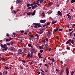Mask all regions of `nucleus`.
<instances>
[{"instance_id": "f3484780", "label": "nucleus", "mask_w": 75, "mask_h": 75, "mask_svg": "<svg viewBox=\"0 0 75 75\" xmlns=\"http://www.w3.org/2000/svg\"><path fill=\"white\" fill-rule=\"evenodd\" d=\"M39 47L40 50H42V49H43V47L41 46H39Z\"/></svg>"}, {"instance_id": "7c9ffc66", "label": "nucleus", "mask_w": 75, "mask_h": 75, "mask_svg": "<svg viewBox=\"0 0 75 75\" xmlns=\"http://www.w3.org/2000/svg\"><path fill=\"white\" fill-rule=\"evenodd\" d=\"M74 71H71V75H74Z\"/></svg>"}, {"instance_id": "e433bc0d", "label": "nucleus", "mask_w": 75, "mask_h": 75, "mask_svg": "<svg viewBox=\"0 0 75 75\" xmlns=\"http://www.w3.org/2000/svg\"><path fill=\"white\" fill-rule=\"evenodd\" d=\"M18 52H22V50H20L18 51Z\"/></svg>"}, {"instance_id": "f257e3e1", "label": "nucleus", "mask_w": 75, "mask_h": 75, "mask_svg": "<svg viewBox=\"0 0 75 75\" xmlns=\"http://www.w3.org/2000/svg\"><path fill=\"white\" fill-rule=\"evenodd\" d=\"M1 47L2 48H4V49H3V51H5V50H7L8 49V47H7V45L6 44L4 45H1Z\"/></svg>"}, {"instance_id": "2f4dec72", "label": "nucleus", "mask_w": 75, "mask_h": 75, "mask_svg": "<svg viewBox=\"0 0 75 75\" xmlns=\"http://www.w3.org/2000/svg\"><path fill=\"white\" fill-rule=\"evenodd\" d=\"M45 46H46V47H48V43H46L45 45Z\"/></svg>"}, {"instance_id": "dca6fc26", "label": "nucleus", "mask_w": 75, "mask_h": 75, "mask_svg": "<svg viewBox=\"0 0 75 75\" xmlns=\"http://www.w3.org/2000/svg\"><path fill=\"white\" fill-rule=\"evenodd\" d=\"M29 36L31 38H34V36L33 35H30Z\"/></svg>"}, {"instance_id": "473e14b6", "label": "nucleus", "mask_w": 75, "mask_h": 75, "mask_svg": "<svg viewBox=\"0 0 75 75\" xmlns=\"http://www.w3.org/2000/svg\"><path fill=\"white\" fill-rule=\"evenodd\" d=\"M71 39H70L67 41V42L69 43L70 42H71Z\"/></svg>"}, {"instance_id": "69168bd1", "label": "nucleus", "mask_w": 75, "mask_h": 75, "mask_svg": "<svg viewBox=\"0 0 75 75\" xmlns=\"http://www.w3.org/2000/svg\"><path fill=\"white\" fill-rule=\"evenodd\" d=\"M46 41H48V38H46Z\"/></svg>"}, {"instance_id": "5701e85b", "label": "nucleus", "mask_w": 75, "mask_h": 75, "mask_svg": "<svg viewBox=\"0 0 75 75\" xmlns=\"http://www.w3.org/2000/svg\"><path fill=\"white\" fill-rule=\"evenodd\" d=\"M74 40H71V44H74Z\"/></svg>"}, {"instance_id": "338daca9", "label": "nucleus", "mask_w": 75, "mask_h": 75, "mask_svg": "<svg viewBox=\"0 0 75 75\" xmlns=\"http://www.w3.org/2000/svg\"><path fill=\"white\" fill-rule=\"evenodd\" d=\"M13 34L14 35H16V34L15 33H13Z\"/></svg>"}, {"instance_id": "b1692460", "label": "nucleus", "mask_w": 75, "mask_h": 75, "mask_svg": "<svg viewBox=\"0 0 75 75\" xmlns=\"http://www.w3.org/2000/svg\"><path fill=\"white\" fill-rule=\"evenodd\" d=\"M22 62L23 63H25L26 62V61L24 60H23L22 61Z\"/></svg>"}, {"instance_id": "aec40b11", "label": "nucleus", "mask_w": 75, "mask_h": 75, "mask_svg": "<svg viewBox=\"0 0 75 75\" xmlns=\"http://www.w3.org/2000/svg\"><path fill=\"white\" fill-rule=\"evenodd\" d=\"M43 33L42 32V30H40V34H42V33Z\"/></svg>"}, {"instance_id": "9d476101", "label": "nucleus", "mask_w": 75, "mask_h": 75, "mask_svg": "<svg viewBox=\"0 0 75 75\" xmlns=\"http://www.w3.org/2000/svg\"><path fill=\"white\" fill-rule=\"evenodd\" d=\"M35 13H36V11H35V10L33 12V13L31 12V14L33 16H34V15L35 14Z\"/></svg>"}, {"instance_id": "13d9d810", "label": "nucleus", "mask_w": 75, "mask_h": 75, "mask_svg": "<svg viewBox=\"0 0 75 75\" xmlns=\"http://www.w3.org/2000/svg\"><path fill=\"white\" fill-rule=\"evenodd\" d=\"M19 38H23V37H18Z\"/></svg>"}, {"instance_id": "052dcab7", "label": "nucleus", "mask_w": 75, "mask_h": 75, "mask_svg": "<svg viewBox=\"0 0 75 75\" xmlns=\"http://www.w3.org/2000/svg\"><path fill=\"white\" fill-rule=\"evenodd\" d=\"M20 41L21 42H23V40H20Z\"/></svg>"}, {"instance_id": "a19ab883", "label": "nucleus", "mask_w": 75, "mask_h": 75, "mask_svg": "<svg viewBox=\"0 0 75 75\" xmlns=\"http://www.w3.org/2000/svg\"><path fill=\"white\" fill-rule=\"evenodd\" d=\"M2 61H6V60L5 59H3L2 60Z\"/></svg>"}, {"instance_id": "c9c22d12", "label": "nucleus", "mask_w": 75, "mask_h": 75, "mask_svg": "<svg viewBox=\"0 0 75 75\" xmlns=\"http://www.w3.org/2000/svg\"><path fill=\"white\" fill-rule=\"evenodd\" d=\"M13 13H14L15 14H17V12L16 11H13Z\"/></svg>"}, {"instance_id": "c85d7f7f", "label": "nucleus", "mask_w": 75, "mask_h": 75, "mask_svg": "<svg viewBox=\"0 0 75 75\" xmlns=\"http://www.w3.org/2000/svg\"><path fill=\"white\" fill-rule=\"evenodd\" d=\"M40 53H42V52H43V50H40Z\"/></svg>"}, {"instance_id": "8fccbe9b", "label": "nucleus", "mask_w": 75, "mask_h": 75, "mask_svg": "<svg viewBox=\"0 0 75 75\" xmlns=\"http://www.w3.org/2000/svg\"><path fill=\"white\" fill-rule=\"evenodd\" d=\"M42 15L43 16H45V15L44 14V13H42Z\"/></svg>"}, {"instance_id": "0e129e2a", "label": "nucleus", "mask_w": 75, "mask_h": 75, "mask_svg": "<svg viewBox=\"0 0 75 75\" xmlns=\"http://www.w3.org/2000/svg\"><path fill=\"white\" fill-rule=\"evenodd\" d=\"M0 75H3V74H2L0 72Z\"/></svg>"}, {"instance_id": "f704fd0d", "label": "nucleus", "mask_w": 75, "mask_h": 75, "mask_svg": "<svg viewBox=\"0 0 75 75\" xmlns=\"http://www.w3.org/2000/svg\"><path fill=\"white\" fill-rule=\"evenodd\" d=\"M31 57H33V53H31L30 54Z\"/></svg>"}, {"instance_id": "0eeeda50", "label": "nucleus", "mask_w": 75, "mask_h": 75, "mask_svg": "<svg viewBox=\"0 0 75 75\" xmlns=\"http://www.w3.org/2000/svg\"><path fill=\"white\" fill-rule=\"evenodd\" d=\"M40 0H38L36 2H35V3L34 4V5H36V4H38V3H40Z\"/></svg>"}, {"instance_id": "79ce46f5", "label": "nucleus", "mask_w": 75, "mask_h": 75, "mask_svg": "<svg viewBox=\"0 0 75 75\" xmlns=\"http://www.w3.org/2000/svg\"><path fill=\"white\" fill-rule=\"evenodd\" d=\"M18 54H21V55H22V53L20 52H18Z\"/></svg>"}, {"instance_id": "6e6552de", "label": "nucleus", "mask_w": 75, "mask_h": 75, "mask_svg": "<svg viewBox=\"0 0 75 75\" xmlns=\"http://www.w3.org/2000/svg\"><path fill=\"white\" fill-rule=\"evenodd\" d=\"M57 13L60 16H62V13H61V12L60 11H59L57 12Z\"/></svg>"}, {"instance_id": "6ab92c4d", "label": "nucleus", "mask_w": 75, "mask_h": 75, "mask_svg": "<svg viewBox=\"0 0 75 75\" xmlns=\"http://www.w3.org/2000/svg\"><path fill=\"white\" fill-rule=\"evenodd\" d=\"M5 69H6L7 70L9 69V68L8 67H7L6 66L5 67Z\"/></svg>"}, {"instance_id": "c03bdc74", "label": "nucleus", "mask_w": 75, "mask_h": 75, "mask_svg": "<svg viewBox=\"0 0 75 75\" xmlns=\"http://www.w3.org/2000/svg\"><path fill=\"white\" fill-rule=\"evenodd\" d=\"M21 33H24V30H22L21 31Z\"/></svg>"}, {"instance_id": "49530a36", "label": "nucleus", "mask_w": 75, "mask_h": 75, "mask_svg": "<svg viewBox=\"0 0 75 75\" xmlns=\"http://www.w3.org/2000/svg\"><path fill=\"white\" fill-rule=\"evenodd\" d=\"M69 43L68 42V41H67V42L66 43V44H68Z\"/></svg>"}, {"instance_id": "774afa93", "label": "nucleus", "mask_w": 75, "mask_h": 75, "mask_svg": "<svg viewBox=\"0 0 75 75\" xmlns=\"http://www.w3.org/2000/svg\"><path fill=\"white\" fill-rule=\"evenodd\" d=\"M41 75H44V73H41Z\"/></svg>"}, {"instance_id": "20e7f679", "label": "nucleus", "mask_w": 75, "mask_h": 75, "mask_svg": "<svg viewBox=\"0 0 75 75\" xmlns=\"http://www.w3.org/2000/svg\"><path fill=\"white\" fill-rule=\"evenodd\" d=\"M34 4V3L31 4H28L27 5V7H30V6H32Z\"/></svg>"}, {"instance_id": "39448f33", "label": "nucleus", "mask_w": 75, "mask_h": 75, "mask_svg": "<svg viewBox=\"0 0 75 75\" xmlns=\"http://www.w3.org/2000/svg\"><path fill=\"white\" fill-rule=\"evenodd\" d=\"M37 7V5H35L34 6L33 5L31 7L32 9H35V8Z\"/></svg>"}, {"instance_id": "58836bf2", "label": "nucleus", "mask_w": 75, "mask_h": 75, "mask_svg": "<svg viewBox=\"0 0 75 75\" xmlns=\"http://www.w3.org/2000/svg\"><path fill=\"white\" fill-rule=\"evenodd\" d=\"M52 62H54L55 61V60L54 59V58L52 59Z\"/></svg>"}, {"instance_id": "ea45409f", "label": "nucleus", "mask_w": 75, "mask_h": 75, "mask_svg": "<svg viewBox=\"0 0 75 75\" xmlns=\"http://www.w3.org/2000/svg\"><path fill=\"white\" fill-rule=\"evenodd\" d=\"M6 36L7 37H9V34H8V33H7L6 34Z\"/></svg>"}, {"instance_id": "c756f323", "label": "nucleus", "mask_w": 75, "mask_h": 75, "mask_svg": "<svg viewBox=\"0 0 75 75\" xmlns=\"http://www.w3.org/2000/svg\"><path fill=\"white\" fill-rule=\"evenodd\" d=\"M17 1L19 3L21 2V0H17Z\"/></svg>"}, {"instance_id": "393cba45", "label": "nucleus", "mask_w": 75, "mask_h": 75, "mask_svg": "<svg viewBox=\"0 0 75 75\" xmlns=\"http://www.w3.org/2000/svg\"><path fill=\"white\" fill-rule=\"evenodd\" d=\"M73 32H74V30L72 31L71 32V33H70V35L71 37V35H72V33H73Z\"/></svg>"}, {"instance_id": "4d7b16f0", "label": "nucleus", "mask_w": 75, "mask_h": 75, "mask_svg": "<svg viewBox=\"0 0 75 75\" xmlns=\"http://www.w3.org/2000/svg\"><path fill=\"white\" fill-rule=\"evenodd\" d=\"M60 62L61 64H63V62H62V61H61Z\"/></svg>"}, {"instance_id": "4be33fe9", "label": "nucleus", "mask_w": 75, "mask_h": 75, "mask_svg": "<svg viewBox=\"0 0 75 75\" xmlns=\"http://www.w3.org/2000/svg\"><path fill=\"white\" fill-rule=\"evenodd\" d=\"M57 23V21H54L52 22V24H55Z\"/></svg>"}, {"instance_id": "4c0bfd02", "label": "nucleus", "mask_w": 75, "mask_h": 75, "mask_svg": "<svg viewBox=\"0 0 75 75\" xmlns=\"http://www.w3.org/2000/svg\"><path fill=\"white\" fill-rule=\"evenodd\" d=\"M20 67L21 69H23V66H20Z\"/></svg>"}, {"instance_id": "e2e57ef3", "label": "nucleus", "mask_w": 75, "mask_h": 75, "mask_svg": "<svg viewBox=\"0 0 75 75\" xmlns=\"http://www.w3.org/2000/svg\"><path fill=\"white\" fill-rule=\"evenodd\" d=\"M24 34H26V35H27V32H25L24 33Z\"/></svg>"}, {"instance_id": "412c9836", "label": "nucleus", "mask_w": 75, "mask_h": 75, "mask_svg": "<svg viewBox=\"0 0 75 75\" xmlns=\"http://www.w3.org/2000/svg\"><path fill=\"white\" fill-rule=\"evenodd\" d=\"M28 46L29 47H31L32 45H31V44H28Z\"/></svg>"}, {"instance_id": "bb28decb", "label": "nucleus", "mask_w": 75, "mask_h": 75, "mask_svg": "<svg viewBox=\"0 0 75 75\" xmlns=\"http://www.w3.org/2000/svg\"><path fill=\"white\" fill-rule=\"evenodd\" d=\"M27 15H31V12L28 13H27Z\"/></svg>"}, {"instance_id": "6e6d98bb", "label": "nucleus", "mask_w": 75, "mask_h": 75, "mask_svg": "<svg viewBox=\"0 0 75 75\" xmlns=\"http://www.w3.org/2000/svg\"><path fill=\"white\" fill-rule=\"evenodd\" d=\"M42 26L43 27H45V26H46V25H43Z\"/></svg>"}, {"instance_id": "864d4df0", "label": "nucleus", "mask_w": 75, "mask_h": 75, "mask_svg": "<svg viewBox=\"0 0 75 75\" xmlns=\"http://www.w3.org/2000/svg\"><path fill=\"white\" fill-rule=\"evenodd\" d=\"M59 30V31H62L63 30L61 29H60Z\"/></svg>"}, {"instance_id": "09e8293b", "label": "nucleus", "mask_w": 75, "mask_h": 75, "mask_svg": "<svg viewBox=\"0 0 75 75\" xmlns=\"http://www.w3.org/2000/svg\"><path fill=\"white\" fill-rule=\"evenodd\" d=\"M67 50H69L70 49V48H69V47H67Z\"/></svg>"}, {"instance_id": "a18cd8bd", "label": "nucleus", "mask_w": 75, "mask_h": 75, "mask_svg": "<svg viewBox=\"0 0 75 75\" xmlns=\"http://www.w3.org/2000/svg\"><path fill=\"white\" fill-rule=\"evenodd\" d=\"M6 44H7L8 45H10V43H7Z\"/></svg>"}, {"instance_id": "1a4fd4ad", "label": "nucleus", "mask_w": 75, "mask_h": 75, "mask_svg": "<svg viewBox=\"0 0 75 75\" xmlns=\"http://www.w3.org/2000/svg\"><path fill=\"white\" fill-rule=\"evenodd\" d=\"M46 22V20H41L40 21V22L41 23H44Z\"/></svg>"}, {"instance_id": "7ed1b4c3", "label": "nucleus", "mask_w": 75, "mask_h": 75, "mask_svg": "<svg viewBox=\"0 0 75 75\" xmlns=\"http://www.w3.org/2000/svg\"><path fill=\"white\" fill-rule=\"evenodd\" d=\"M66 73L67 75H69V71H68V67H67L66 69Z\"/></svg>"}, {"instance_id": "2eb2a0df", "label": "nucleus", "mask_w": 75, "mask_h": 75, "mask_svg": "<svg viewBox=\"0 0 75 75\" xmlns=\"http://www.w3.org/2000/svg\"><path fill=\"white\" fill-rule=\"evenodd\" d=\"M49 6H51L52 4V2H51L48 4Z\"/></svg>"}, {"instance_id": "bf43d9fd", "label": "nucleus", "mask_w": 75, "mask_h": 75, "mask_svg": "<svg viewBox=\"0 0 75 75\" xmlns=\"http://www.w3.org/2000/svg\"><path fill=\"white\" fill-rule=\"evenodd\" d=\"M71 29H69V31L70 32H71Z\"/></svg>"}, {"instance_id": "f03ea898", "label": "nucleus", "mask_w": 75, "mask_h": 75, "mask_svg": "<svg viewBox=\"0 0 75 75\" xmlns=\"http://www.w3.org/2000/svg\"><path fill=\"white\" fill-rule=\"evenodd\" d=\"M33 24L35 25L34 27L35 28H37V27H41V25H40V24H38L37 23H34Z\"/></svg>"}, {"instance_id": "603ef678", "label": "nucleus", "mask_w": 75, "mask_h": 75, "mask_svg": "<svg viewBox=\"0 0 75 75\" xmlns=\"http://www.w3.org/2000/svg\"><path fill=\"white\" fill-rule=\"evenodd\" d=\"M6 41H8V39H6Z\"/></svg>"}, {"instance_id": "a878e982", "label": "nucleus", "mask_w": 75, "mask_h": 75, "mask_svg": "<svg viewBox=\"0 0 75 75\" xmlns=\"http://www.w3.org/2000/svg\"><path fill=\"white\" fill-rule=\"evenodd\" d=\"M75 1V0H72L71 1V3H74Z\"/></svg>"}, {"instance_id": "3c124183", "label": "nucleus", "mask_w": 75, "mask_h": 75, "mask_svg": "<svg viewBox=\"0 0 75 75\" xmlns=\"http://www.w3.org/2000/svg\"><path fill=\"white\" fill-rule=\"evenodd\" d=\"M31 7H29L28 8V9H31Z\"/></svg>"}, {"instance_id": "72a5a7b5", "label": "nucleus", "mask_w": 75, "mask_h": 75, "mask_svg": "<svg viewBox=\"0 0 75 75\" xmlns=\"http://www.w3.org/2000/svg\"><path fill=\"white\" fill-rule=\"evenodd\" d=\"M52 50V49H51V48H49V51H51Z\"/></svg>"}, {"instance_id": "5fc2aeb1", "label": "nucleus", "mask_w": 75, "mask_h": 75, "mask_svg": "<svg viewBox=\"0 0 75 75\" xmlns=\"http://www.w3.org/2000/svg\"><path fill=\"white\" fill-rule=\"evenodd\" d=\"M38 74H40V71H38Z\"/></svg>"}, {"instance_id": "680f3d73", "label": "nucleus", "mask_w": 75, "mask_h": 75, "mask_svg": "<svg viewBox=\"0 0 75 75\" xmlns=\"http://www.w3.org/2000/svg\"><path fill=\"white\" fill-rule=\"evenodd\" d=\"M56 71L57 72H59V70L58 69H56Z\"/></svg>"}, {"instance_id": "de8ad7c7", "label": "nucleus", "mask_w": 75, "mask_h": 75, "mask_svg": "<svg viewBox=\"0 0 75 75\" xmlns=\"http://www.w3.org/2000/svg\"><path fill=\"white\" fill-rule=\"evenodd\" d=\"M42 42H43V43H45V40H43L42 41Z\"/></svg>"}, {"instance_id": "9b49d317", "label": "nucleus", "mask_w": 75, "mask_h": 75, "mask_svg": "<svg viewBox=\"0 0 75 75\" xmlns=\"http://www.w3.org/2000/svg\"><path fill=\"white\" fill-rule=\"evenodd\" d=\"M64 69H62L60 71V75H62V74L64 73Z\"/></svg>"}, {"instance_id": "4468645a", "label": "nucleus", "mask_w": 75, "mask_h": 75, "mask_svg": "<svg viewBox=\"0 0 75 75\" xmlns=\"http://www.w3.org/2000/svg\"><path fill=\"white\" fill-rule=\"evenodd\" d=\"M3 75H7V71H5L3 72Z\"/></svg>"}, {"instance_id": "37998d69", "label": "nucleus", "mask_w": 75, "mask_h": 75, "mask_svg": "<svg viewBox=\"0 0 75 75\" xmlns=\"http://www.w3.org/2000/svg\"><path fill=\"white\" fill-rule=\"evenodd\" d=\"M28 57H30V54H28L27 55Z\"/></svg>"}, {"instance_id": "ddd939ff", "label": "nucleus", "mask_w": 75, "mask_h": 75, "mask_svg": "<svg viewBox=\"0 0 75 75\" xmlns=\"http://www.w3.org/2000/svg\"><path fill=\"white\" fill-rule=\"evenodd\" d=\"M59 29H58V28H57L56 29H54V32H56V31H57Z\"/></svg>"}, {"instance_id": "423d86ee", "label": "nucleus", "mask_w": 75, "mask_h": 75, "mask_svg": "<svg viewBox=\"0 0 75 75\" xmlns=\"http://www.w3.org/2000/svg\"><path fill=\"white\" fill-rule=\"evenodd\" d=\"M50 34H51V32L50 31H48L47 33V35L48 36V37L50 36Z\"/></svg>"}, {"instance_id": "cd10ccee", "label": "nucleus", "mask_w": 75, "mask_h": 75, "mask_svg": "<svg viewBox=\"0 0 75 75\" xmlns=\"http://www.w3.org/2000/svg\"><path fill=\"white\" fill-rule=\"evenodd\" d=\"M44 0H40V3H42Z\"/></svg>"}, {"instance_id": "a211bd4d", "label": "nucleus", "mask_w": 75, "mask_h": 75, "mask_svg": "<svg viewBox=\"0 0 75 75\" xmlns=\"http://www.w3.org/2000/svg\"><path fill=\"white\" fill-rule=\"evenodd\" d=\"M36 35L37 37V40H38L39 38V35H38L36 34Z\"/></svg>"}, {"instance_id": "f8f14e48", "label": "nucleus", "mask_w": 75, "mask_h": 75, "mask_svg": "<svg viewBox=\"0 0 75 75\" xmlns=\"http://www.w3.org/2000/svg\"><path fill=\"white\" fill-rule=\"evenodd\" d=\"M67 16L68 18L70 19V20H71V16L70 15H69L68 14H67Z\"/></svg>"}]
</instances>
